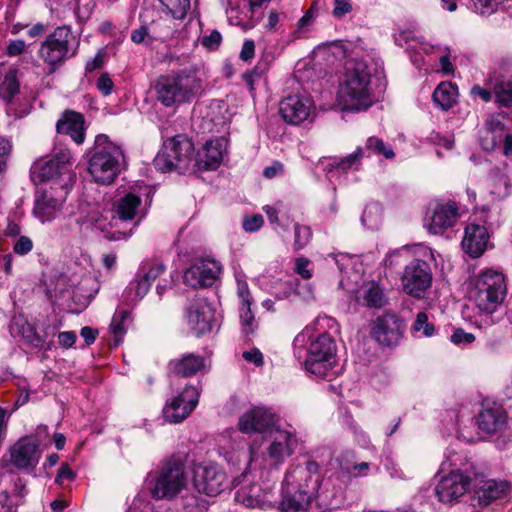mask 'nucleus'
I'll return each instance as SVG.
<instances>
[{"label":"nucleus","mask_w":512,"mask_h":512,"mask_svg":"<svg viewBox=\"0 0 512 512\" xmlns=\"http://www.w3.org/2000/svg\"><path fill=\"white\" fill-rule=\"evenodd\" d=\"M340 331L337 321L330 316H319L296 335L294 353L299 358L309 341L305 369L316 377L328 379L336 375L337 344L334 336Z\"/></svg>","instance_id":"nucleus-1"},{"label":"nucleus","mask_w":512,"mask_h":512,"mask_svg":"<svg viewBox=\"0 0 512 512\" xmlns=\"http://www.w3.org/2000/svg\"><path fill=\"white\" fill-rule=\"evenodd\" d=\"M317 467L315 462H307L287 471L279 503L281 512H310L314 502L315 512H325L335 507L333 498L329 499L324 490L319 491Z\"/></svg>","instance_id":"nucleus-2"},{"label":"nucleus","mask_w":512,"mask_h":512,"mask_svg":"<svg viewBox=\"0 0 512 512\" xmlns=\"http://www.w3.org/2000/svg\"><path fill=\"white\" fill-rule=\"evenodd\" d=\"M371 82L372 74L366 61L348 60L337 93L341 108L359 112L371 107L374 102Z\"/></svg>","instance_id":"nucleus-3"},{"label":"nucleus","mask_w":512,"mask_h":512,"mask_svg":"<svg viewBox=\"0 0 512 512\" xmlns=\"http://www.w3.org/2000/svg\"><path fill=\"white\" fill-rule=\"evenodd\" d=\"M125 165L122 148L110 141L107 135H97L88 162V171L94 181L111 184Z\"/></svg>","instance_id":"nucleus-4"},{"label":"nucleus","mask_w":512,"mask_h":512,"mask_svg":"<svg viewBox=\"0 0 512 512\" xmlns=\"http://www.w3.org/2000/svg\"><path fill=\"white\" fill-rule=\"evenodd\" d=\"M200 89V80L189 69L161 75L154 84L156 99L165 107L190 102Z\"/></svg>","instance_id":"nucleus-5"},{"label":"nucleus","mask_w":512,"mask_h":512,"mask_svg":"<svg viewBox=\"0 0 512 512\" xmlns=\"http://www.w3.org/2000/svg\"><path fill=\"white\" fill-rule=\"evenodd\" d=\"M74 157L70 149L55 147L50 156L36 160L30 169L35 184L53 182L62 189L70 186L75 178Z\"/></svg>","instance_id":"nucleus-6"},{"label":"nucleus","mask_w":512,"mask_h":512,"mask_svg":"<svg viewBox=\"0 0 512 512\" xmlns=\"http://www.w3.org/2000/svg\"><path fill=\"white\" fill-rule=\"evenodd\" d=\"M507 294L504 275L492 268L482 270L472 280L470 300L480 313L493 314Z\"/></svg>","instance_id":"nucleus-7"},{"label":"nucleus","mask_w":512,"mask_h":512,"mask_svg":"<svg viewBox=\"0 0 512 512\" xmlns=\"http://www.w3.org/2000/svg\"><path fill=\"white\" fill-rule=\"evenodd\" d=\"M79 41L69 26L55 28L41 43L38 57L47 65L49 73H54L67 60L77 54Z\"/></svg>","instance_id":"nucleus-8"},{"label":"nucleus","mask_w":512,"mask_h":512,"mask_svg":"<svg viewBox=\"0 0 512 512\" xmlns=\"http://www.w3.org/2000/svg\"><path fill=\"white\" fill-rule=\"evenodd\" d=\"M187 484L184 464L171 457L163 462L160 469L149 476L151 495L154 499H173Z\"/></svg>","instance_id":"nucleus-9"},{"label":"nucleus","mask_w":512,"mask_h":512,"mask_svg":"<svg viewBox=\"0 0 512 512\" xmlns=\"http://www.w3.org/2000/svg\"><path fill=\"white\" fill-rule=\"evenodd\" d=\"M193 153L192 141L186 135H176L164 142L162 150L154 159V166L163 173L173 170L183 172L189 167Z\"/></svg>","instance_id":"nucleus-10"},{"label":"nucleus","mask_w":512,"mask_h":512,"mask_svg":"<svg viewBox=\"0 0 512 512\" xmlns=\"http://www.w3.org/2000/svg\"><path fill=\"white\" fill-rule=\"evenodd\" d=\"M0 99L4 101L8 115L23 118L29 114L31 107L26 99L21 98L17 69L9 68L0 75Z\"/></svg>","instance_id":"nucleus-11"},{"label":"nucleus","mask_w":512,"mask_h":512,"mask_svg":"<svg viewBox=\"0 0 512 512\" xmlns=\"http://www.w3.org/2000/svg\"><path fill=\"white\" fill-rule=\"evenodd\" d=\"M406 325L404 320L395 313H384L372 323L371 337L384 347L396 346L403 338Z\"/></svg>","instance_id":"nucleus-12"},{"label":"nucleus","mask_w":512,"mask_h":512,"mask_svg":"<svg viewBox=\"0 0 512 512\" xmlns=\"http://www.w3.org/2000/svg\"><path fill=\"white\" fill-rule=\"evenodd\" d=\"M401 282L405 293L418 299L423 298L432 283L429 264L420 259L412 260L406 265Z\"/></svg>","instance_id":"nucleus-13"},{"label":"nucleus","mask_w":512,"mask_h":512,"mask_svg":"<svg viewBox=\"0 0 512 512\" xmlns=\"http://www.w3.org/2000/svg\"><path fill=\"white\" fill-rule=\"evenodd\" d=\"M200 390L197 386L186 385L184 389L163 408V417L167 422L180 423L186 419L198 404Z\"/></svg>","instance_id":"nucleus-14"},{"label":"nucleus","mask_w":512,"mask_h":512,"mask_svg":"<svg viewBox=\"0 0 512 512\" xmlns=\"http://www.w3.org/2000/svg\"><path fill=\"white\" fill-rule=\"evenodd\" d=\"M226 474L216 464H199L194 469L193 484L199 493L217 496L225 489Z\"/></svg>","instance_id":"nucleus-15"},{"label":"nucleus","mask_w":512,"mask_h":512,"mask_svg":"<svg viewBox=\"0 0 512 512\" xmlns=\"http://www.w3.org/2000/svg\"><path fill=\"white\" fill-rule=\"evenodd\" d=\"M221 264L212 258L196 260L183 275V281L192 288L212 286L221 273Z\"/></svg>","instance_id":"nucleus-16"},{"label":"nucleus","mask_w":512,"mask_h":512,"mask_svg":"<svg viewBox=\"0 0 512 512\" xmlns=\"http://www.w3.org/2000/svg\"><path fill=\"white\" fill-rule=\"evenodd\" d=\"M186 319L191 330L200 336L212 330L215 310L205 298L197 297L187 305Z\"/></svg>","instance_id":"nucleus-17"},{"label":"nucleus","mask_w":512,"mask_h":512,"mask_svg":"<svg viewBox=\"0 0 512 512\" xmlns=\"http://www.w3.org/2000/svg\"><path fill=\"white\" fill-rule=\"evenodd\" d=\"M271 442L266 449L267 459L271 465L279 466L290 457L298 446L295 433L276 428L270 433Z\"/></svg>","instance_id":"nucleus-18"},{"label":"nucleus","mask_w":512,"mask_h":512,"mask_svg":"<svg viewBox=\"0 0 512 512\" xmlns=\"http://www.w3.org/2000/svg\"><path fill=\"white\" fill-rule=\"evenodd\" d=\"M9 451L11 464L21 470L32 471L41 457L39 443L31 437L19 439Z\"/></svg>","instance_id":"nucleus-19"},{"label":"nucleus","mask_w":512,"mask_h":512,"mask_svg":"<svg viewBox=\"0 0 512 512\" xmlns=\"http://www.w3.org/2000/svg\"><path fill=\"white\" fill-rule=\"evenodd\" d=\"M313 101L309 96L292 95L280 102L279 112L283 120L291 125H299L310 116Z\"/></svg>","instance_id":"nucleus-20"},{"label":"nucleus","mask_w":512,"mask_h":512,"mask_svg":"<svg viewBox=\"0 0 512 512\" xmlns=\"http://www.w3.org/2000/svg\"><path fill=\"white\" fill-rule=\"evenodd\" d=\"M474 475V466L467 459L461 462L458 458L450 457V501L468 491Z\"/></svg>","instance_id":"nucleus-21"},{"label":"nucleus","mask_w":512,"mask_h":512,"mask_svg":"<svg viewBox=\"0 0 512 512\" xmlns=\"http://www.w3.org/2000/svg\"><path fill=\"white\" fill-rule=\"evenodd\" d=\"M462 250L472 258L481 257L490 244V234L487 228L480 224L469 223L464 229L461 241Z\"/></svg>","instance_id":"nucleus-22"},{"label":"nucleus","mask_w":512,"mask_h":512,"mask_svg":"<svg viewBox=\"0 0 512 512\" xmlns=\"http://www.w3.org/2000/svg\"><path fill=\"white\" fill-rule=\"evenodd\" d=\"M275 415L264 407H253L245 412L238 421L239 430L243 433L274 431Z\"/></svg>","instance_id":"nucleus-23"},{"label":"nucleus","mask_w":512,"mask_h":512,"mask_svg":"<svg viewBox=\"0 0 512 512\" xmlns=\"http://www.w3.org/2000/svg\"><path fill=\"white\" fill-rule=\"evenodd\" d=\"M508 415L501 405L496 403L486 404L478 413V428L486 434L499 433L507 426Z\"/></svg>","instance_id":"nucleus-24"},{"label":"nucleus","mask_w":512,"mask_h":512,"mask_svg":"<svg viewBox=\"0 0 512 512\" xmlns=\"http://www.w3.org/2000/svg\"><path fill=\"white\" fill-rule=\"evenodd\" d=\"M227 149V140L223 137L208 140L196 154L195 162L200 170H216L222 163Z\"/></svg>","instance_id":"nucleus-25"},{"label":"nucleus","mask_w":512,"mask_h":512,"mask_svg":"<svg viewBox=\"0 0 512 512\" xmlns=\"http://www.w3.org/2000/svg\"><path fill=\"white\" fill-rule=\"evenodd\" d=\"M235 500L248 508L260 509L272 507L275 502L272 491L270 489H263L258 483L245 485L238 489L235 494Z\"/></svg>","instance_id":"nucleus-26"},{"label":"nucleus","mask_w":512,"mask_h":512,"mask_svg":"<svg viewBox=\"0 0 512 512\" xmlns=\"http://www.w3.org/2000/svg\"><path fill=\"white\" fill-rule=\"evenodd\" d=\"M511 490V485L506 480L501 479H485L480 481L476 498L478 505L486 507L497 500L505 498Z\"/></svg>","instance_id":"nucleus-27"},{"label":"nucleus","mask_w":512,"mask_h":512,"mask_svg":"<svg viewBox=\"0 0 512 512\" xmlns=\"http://www.w3.org/2000/svg\"><path fill=\"white\" fill-rule=\"evenodd\" d=\"M205 359L198 354L185 353L169 361L168 371L175 377H192L205 370Z\"/></svg>","instance_id":"nucleus-28"},{"label":"nucleus","mask_w":512,"mask_h":512,"mask_svg":"<svg viewBox=\"0 0 512 512\" xmlns=\"http://www.w3.org/2000/svg\"><path fill=\"white\" fill-rule=\"evenodd\" d=\"M84 117L74 111H66L56 124L57 132L69 135L76 144H82L85 140Z\"/></svg>","instance_id":"nucleus-29"},{"label":"nucleus","mask_w":512,"mask_h":512,"mask_svg":"<svg viewBox=\"0 0 512 512\" xmlns=\"http://www.w3.org/2000/svg\"><path fill=\"white\" fill-rule=\"evenodd\" d=\"M141 198L134 193H127L120 197L113 205V225H117V221L132 223L139 214Z\"/></svg>","instance_id":"nucleus-30"},{"label":"nucleus","mask_w":512,"mask_h":512,"mask_svg":"<svg viewBox=\"0 0 512 512\" xmlns=\"http://www.w3.org/2000/svg\"><path fill=\"white\" fill-rule=\"evenodd\" d=\"M424 225L432 234H443L448 228V203L443 200L431 202Z\"/></svg>","instance_id":"nucleus-31"},{"label":"nucleus","mask_w":512,"mask_h":512,"mask_svg":"<svg viewBox=\"0 0 512 512\" xmlns=\"http://www.w3.org/2000/svg\"><path fill=\"white\" fill-rule=\"evenodd\" d=\"M60 206L61 203L47 191L38 190L36 192L33 212L41 222L52 220Z\"/></svg>","instance_id":"nucleus-32"},{"label":"nucleus","mask_w":512,"mask_h":512,"mask_svg":"<svg viewBox=\"0 0 512 512\" xmlns=\"http://www.w3.org/2000/svg\"><path fill=\"white\" fill-rule=\"evenodd\" d=\"M455 426L457 439L470 443L475 440L473 433V413L468 405H461L458 409H454Z\"/></svg>","instance_id":"nucleus-33"},{"label":"nucleus","mask_w":512,"mask_h":512,"mask_svg":"<svg viewBox=\"0 0 512 512\" xmlns=\"http://www.w3.org/2000/svg\"><path fill=\"white\" fill-rule=\"evenodd\" d=\"M358 300L369 308H382L387 303L383 289L374 281L365 283L361 287Z\"/></svg>","instance_id":"nucleus-34"},{"label":"nucleus","mask_w":512,"mask_h":512,"mask_svg":"<svg viewBox=\"0 0 512 512\" xmlns=\"http://www.w3.org/2000/svg\"><path fill=\"white\" fill-rule=\"evenodd\" d=\"M129 310L118 309L115 311L110 324V332L113 335L115 345H119L131 322Z\"/></svg>","instance_id":"nucleus-35"},{"label":"nucleus","mask_w":512,"mask_h":512,"mask_svg":"<svg viewBox=\"0 0 512 512\" xmlns=\"http://www.w3.org/2000/svg\"><path fill=\"white\" fill-rule=\"evenodd\" d=\"M366 156L363 147H358L355 152L340 159H333L329 164L330 170L337 169L342 172L349 170H358L361 166V160ZM369 154L367 155V157Z\"/></svg>","instance_id":"nucleus-36"},{"label":"nucleus","mask_w":512,"mask_h":512,"mask_svg":"<svg viewBox=\"0 0 512 512\" xmlns=\"http://www.w3.org/2000/svg\"><path fill=\"white\" fill-rule=\"evenodd\" d=\"M500 134L496 136L495 132H489L483 139V148L487 151L495 149L503 138V153L506 157H512V135H503V129L499 130Z\"/></svg>","instance_id":"nucleus-37"},{"label":"nucleus","mask_w":512,"mask_h":512,"mask_svg":"<svg viewBox=\"0 0 512 512\" xmlns=\"http://www.w3.org/2000/svg\"><path fill=\"white\" fill-rule=\"evenodd\" d=\"M410 331L415 337H431L436 333V328L434 324L429 321L428 315L425 312H419L416 315V319Z\"/></svg>","instance_id":"nucleus-38"},{"label":"nucleus","mask_w":512,"mask_h":512,"mask_svg":"<svg viewBox=\"0 0 512 512\" xmlns=\"http://www.w3.org/2000/svg\"><path fill=\"white\" fill-rule=\"evenodd\" d=\"M495 101L499 107L512 109V81H500L494 87Z\"/></svg>","instance_id":"nucleus-39"},{"label":"nucleus","mask_w":512,"mask_h":512,"mask_svg":"<svg viewBox=\"0 0 512 512\" xmlns=\"http://www.w3.org/2000/svg\"><path fill=\"white\" fill-rule=\"evenodd\" d=\"M150 286L151 285L147 281H145L142 277H138L137 274L136 278L130 282L129 286L125 290V293L131 302H137L147 294Z\"/></svg>","instance_id":"nucleus-40"},{"label":"nucleus","mask_w":512,"mask_h":512,"mask_svg":"<svg viewBox=\"0 0 512 512\" xmlns=\"http://www.w3.org/2000/svg\"><path fill=\"white\" fill-rule=\"evenodd\" d=\"M159 2L175 19H183L190 9V0H159Z\"/></svg>","instance_id":"nucleus-41"},{"label":"nucleus","mask_w":512,"mask_h":512,"mask_svg":"<svg viewBox=\"0 0 512 512\" xmlns=\"http://www.w3.org/2000/svg\"><path fill=\"white\" fill-rule=\"evenodd\" d=\"M164 271L165 266L161 262L150 261L144 262L137 274L151 285Z\"/></svg>","instance_id":"nucleus-42"},{"label":"nucleus","mask_w":512,"mask_h":512,"mask_svg":"<svg viewBox=\"0 0 512 512\" xmlns=\"http://www.w3.org/2000/svg\"><path fill=\"white\" fill-rule=\"evenodd\" d=\"M490 179L493 182V194L498 197H506L509 195L511 183L507 175L500 171H493L490 175Z\"/></svg>","instance_id":"nucleus-43"},{"label":"nucleus","mask_w":512,"mask_h":512,"mask_svg":"<svg viewBox=\"0 0 512 512\" xmlns=\"http://www.w3.org/2000/svg\"><path fill=\"white\" fill-rule=\"evenodd\" d=\"M270 0H249V11L251 12V17L249 20L245 22H239L244 30H250L254 28L262 19L263 13L259 11L264 3L269 2Z\"/></svg>","instance_id":"nucleus-44"},{"label":"nucleus","mask_w":512,"mask_h":512,"mask_svg":"<svg viewBox=\"0 0 512 512\" xmlns=\"http://www.w3.org/2000/svg\"><path fill=\"white\" fill-rule=\"evenodd\" d=\"M363 149L364 152L368 150L376 154H381L386 159H392L395 156L393 150L390 147H387L382 139L374 136L369 137L366 140L365 147Z\"/></svg>","instance_id":"nucleus-45"},{"label":"nucleus","mask_w":512,"mask_h":512,"mask_svg":"<svg viewBox=\"0 0 512 512\" xmlns=\"http://www.w3.org/2000/svg\"><path fill=\"white\" fill-rule=\"evenodd\" d=\"M312 231L309 226L295 224L294 225V242L293 247L295 251L303 249L311 240Z\"/></svg>","instance_id":"nucleus-46"},{"label":"nucleus","mask_w":512,"mask_h":512,"mask_svg":"<svg viewBox=\"0 0 512 512\" xmlns=\"http://www.w3.org/2000/svg\"><path fill=\"white\" fill-rule=\"evenodd\" d=\"M432 103L435 108L448 111V81L440 82L435 88L432 94Z\"/></svg>","instance_id":"nucleus-47"},{"label":"nucleus","mask_w":512,"mask_h":512,"mask_svg":"<svg viewBox=\"0 0 512 512\" xmlns=\"http://www.w3.org/2000/svg\"><path fill=\"white\" fill-rule=\"evenodd\" d=\"M252 302L240 303L239 315L243 326V331L249 335L252 334L256 328L254 315L251 310Z\"/></svg>","instance_id":"nucleus-48"},{"label":"nucleus","mask_w":512,"mask_h":512,"mask_svg":"<svg viewBox=\"0 0 512 512\" xmlns=\"http://www.w3.org/2000/svg\"><path fill=\"white\" fill-rule=\"evenodd\" d=\"M21 334L22 338L25 340L26 343L31 345L34 348L42 347L44 344V339H42L41 336L36 332V329L30 325L28 322H24L21 325Z\"/></svg>","instance_id":"nucleus-49"},{"label":"nucleus","mask_w":512,"mask_h":512,"mask_svg":"<svg viewBox=\"0 0 512 512\" xmlns=\"http://www.w3.org/2000/svg\"><path fill=\"white\" fill-rule=\"evenodd\" d=\"M341 469L346 471L352 477H362L368 474L370 469V463H356L344 460L343 462H341Z\"/></svg>","instance_id":"nucleus-50"},{"label":"nucleus","mask_w":512,"mask_h":512,"mask_svg":"<svg viewBox=\"0 0 512 512\" xmlns=\"http://www.w3.org/2000/svg\"><path fill=\"white\" fill-rule=\"evenodd\" d=\"M475 339L476 337L474 334L466 332L462 328L455 329L453 334L450 336V341L461 348L470 346Z\"/></svg>","instance_id":"nucleus-51"},{"label":"nucleus","mask_w":512,"mask_h":512,"mask_svg":"<svg viewBox=\"0 0 512 512\" xmlns=\"http://www.w3.org/2000/svg\"><path fill=\"white\" fill-rule=\"evenodd\" d=\"M503 1L504 0H474L473 6L477 13L490 15Z\"/></svg>","instance_id":"nucleus-52"},{"label":"nucleus","mask_w":512,"mask_h":512,"mask_svg":"<svg viewBox=\"0 0 512 512\" xmlns=\"http://www.w3.org/2000/svg\"><path fill=\"white\" fill-rule=\"evenodd\" d=\"M443 467V465L441 466ZM443 468H441L436 477H440L439 482L435 488V494L438 497L440 502L446 503L448 501V484H447V476L442 475Z\"/></svg>","instance_id":"nucleus-53"},{"label":"nucleus","mask_w":512,"mask_h":512,"mask_svg":"<svg viewBox=\"0 0 512 512\" xmlns=\"http://www.w3.org/2000/svg\"><path fill=\"white\" fill-rule=\"evenodd\" d=\"M33 249V241L27 236H20L13 245V252L24 256Z\"/></svg>","instance_id":"nucleus-54"},{"label":"nucleus","mask_w":512,"mask_h":512,"mask_svg":"<svg viewBox=\"0 0 512 512\" xmlns=\"http://www.w3.org/2000/svg\"><path fill=\"white\" fill-rule=\"evenodd\" d=\"M311 261L305 257H298L295 260L294 271L303 279L308 280L312 277V271L309 269Z\"/></svg>","instance_id":"nucleus-55"},{"label":"nucleus","mask_w":512,"mask_h":512,"mask_svg":"<svg viewBox=\"0 0 512 512\" xmlns=\"http://www.w3.org/2000/svg\"><path fill=\"white\" fill-rule=\"evenodd\" d=\"M430 141L437 146L436 154L438 157L443 158L445 151L448 149V140L441 136L438 132H432L429 137Z\"/></svg>","instance_id":"nucleus-56"},{"label":"nucleus","mask_w":512,"mask_h":512,"mask_svg":"<svg viewBox=\"0 0 512 512\" xmlns=\"http://www.w3.org/2000/svg\"><path fill=\"white\" fill-rule=\"evenodd\" d=\"M11 144L10 142L0 137V172L5 171L7 168V162L11 153Z\"/></svg>","instance_id":"nucleus-57"},{"label":"nucleus","mask_w":512,"mask_h":512,"mask_svg":"<svg viewBox=\"0 0 512 512\" xmlns=\"http://www.w3.org/2000/svg\"><path fill=\"white\" fill-rule=\"evenodd\" d=\"M221 41V34L218 31L214 30L209 35H205L202 37L201 44L209 50H216L219 47Z\"/></svg>","instance_id":"nucleus-58"},{"label":"nucleus","mask_w":512,"mask_h":512,"mask_svg":"<svg viewBox=\"0 0 512 512\" xmlns=\"http://www.w3.org/2000/svg\"><path fill=\"white\" fill-rule=\"evenodd\" d=\"M264 224L262 215L255 214L251 217H246L243 220V229L247 232H255L259 230Z\"/></svg>","instance_id":"nucleus-59"},{"label":"nucleus","mask_w":512,"mask_h":512,"mask_svg":"<svg viewBox=\"0 0 512 512\" xmlns=\"http://www.w3.org/2000/svg\"><path fill=\"white\" fill-rule=\"evenodd\" d=\"M26 47L27 46H26V43H25L24 40H20V39L12 40L7 45L6 55L9 56V57L19 56V55H21L22 53L25 52Z\"/></svg>","instance_id":"nucleus-60"},{"label":"nucleus","mask_w":512,"mask_h":512,"mask_svg":"<svg viewBox=\"0 0 512 512\" xmlns=\"http://www.w3.org/2000/svg\"><path fill=\"white\" fill-rule=\"evenodd\" d=\"M113 86V81L108 73H102L97 80V88L104 96L111 94Z\"/></svg>","instance_id":"nucleus-61"},{"label":"nucleus","mask_w":512,"mask_h":512,"mask_svg":"<svg viewBox=\"0 0 512 512\" xmlns=\"http://www.w3.org/2000/svg\"><path fill=\"white\" fill-rule=\"evenodd\" d=\"M352 4L349 0H334L333 15L337 18L345 16L351 12Z\"/></svg>","instance_id":"nucleus-62"},{"label":"nucleus","mask_w":512,"mask_h":512,"mask_svg":"<svg viewBox=\"0 0 512 512\" xmlns=\"http://www.w3.org/2000/svg\"><path fill=\"white\" fill-rule=\"evenodd\" d=\"M255 56V43L253 40H245L243 43L242 49L239 54V58L244 61L248 62L252 60Z\"/></svg>","instance_id":"nucleus-63"},{"label":"nucleus","mask_w":512,"mask_h":512,"mask_svg":"<svg viewBox=\"0 0 512 512\" xmlns=\"http://www.w3.org/2000/svg\"><path fill=\"white\" fill-rule=\"evenodd\" d=\"M74 478L75 473L72 471L70 466L67 463H62L56 476V482L63 484L64 481H72Z\"/></svg>","instance_id":"nucleus-64"}]
</instances>
